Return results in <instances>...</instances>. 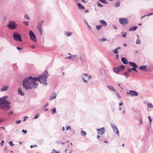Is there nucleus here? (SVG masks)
<instances>
[{
  "label": "nucleus",
  "mask_w": 153,
  "mask_h": 153,
  "mask_svg": "<svg viewBox=\"0 0 153 153\" xmlns=\"http://www.w3.org/2000/svg\"><path fill=\"white\" fill-rule=\"evenodd\" d=\"M49 75L47 71H45L42 74V75L35 78L31 76L27 77L24 79L22 85L24 88L26 90H29L33 88H36L38 84L36 83L37 81L41 83H44L46 85H47L46 79Z\"/></svg>",
  "instance_id": "obj_1"
},
{
  "label": "nucleus",
  "mask_w": 153,
  "mask_h": 153,
  "mask_svg": "<svg viewBox=\"0 0 153 153\" xmlns=\"http://www.w3.org/2000/svg\"><path fill=\"white\" fill-rule=\"evenodd\" d=\"M128 64L133 67L131 68H128L127 70L128 72H131L132 71H134L136 72H137L138 71L137 70V68H138L137 65L134 62H128Z\"/></svg>",
  "instance_id": "obj_2"
},
{
  "label": "nucleus",
  "mask_w": 153,
  "mask_h": 153,
  "mask_svg": "<svg viewBox=\"0 0 153 153\" xmlns=\"http://www.w3.org/2000/svg\"><path fill=\"white\" fill-rule=\"evenodd\" d=\"M7 27L12 30H14L16 28L17 25L15 23V22L13 21H9Z\"/></svg>",
  "instance_id": "obj_3"
},
{
  "label": "nucleus",
  "mask_w": 153,
  "mask_h": 153,
  "mask_svg": "<svg viewBox=\"0 0 153 153\" xmlns=\"http://www.w3.org/2000/svg\"><path fill=\"white\" fill-rule=\"evenodd\" d=\"M13 39L14 40L16 41H22L21 39V36L20 34L16 33L14 32L13 34Z\"/></svg>",
  "instance_id": "obj_4"
},
{
  "label": "nucleus",
  "mask_w": 153,
  "mask_h": 153,
  "mask_svg": "<svg viewBox=\"0 0 153 153\" xmlns=\"http://www.w3.org/2000/svg\"><path fill=\"white\" fill-rule=\"evenodd\" d=\"M119 22L122 25H126L128 23V21L126 18H122L119 19Z\"/></svg>",
  "instance_id": "obj_5"
},
{
  "label": "nucleus",
  "mask_w": 153,
  "mask_h": 153,
  "mask_svg": "<svg viewBox=\"0 0 153 153\" xmlns=\"http://www.w3.org/2000/svg\"><path fill=\"white\" fill-rule=\"evenodd\" d=\"M111 127L113 129L114 132L119 135V131L117 127L112 123H111Z\"/></svg>",
  "instance_id": "obj_6"
},
{
  "label": "nucleus",
  "mask_w": 153,
  "mask_h": 153,
  "mask_svg": "<svg viewBox=\"0 0 153 153\" xmlns=\"http://www.w3.org/2000/svg\"><path fill=\"white\" fill-rule=\"evenodd\" d=\"M97 131L98 134L101 135L103 134L105 132L104 127H102L99 129L97 128Z\"/></svg>",
  "instance_id": "obj_7"
},
{
  "label": "nucleus",
  "mask_w": 153,
  "mask_h": 153,
  "mask_svg": "<svg viewBox=\"0 0 153 153\" xmlns=\"http://www.w3.org/2000/svg\"><path fill=\"white\" fill-rule=\"evenodd\" d=\"M127 94H129L132 96H137L138 95V93L134 90H130L129 92H127Z\"/></svg>",
  "instance_id": "obj_8"
},
{
  "label": "nucleus",
  "mask_w": 153,
  "mask_h": 153,
  "mask_svg": "<svg viewBox=\"0 0 153 153\" xmlns=\"http://www.w3.org/2000/svg\"><path fill=\"white\" fill-rule=\"evenodd\" d=\"M11 105H2L1 106V108L4 110L7 111L11 108Z\"/></svg>",
  "instance_id": "obj_9"
},
{
  "label": "nucleus",
  "mask_w": 153,
  "mask_h": 153,
  "mask_svg": "<svg viewBox=\"0 0 153 153\" xmlns=\"http://www.w3.org/2000/svg\"><path fill=\"white\" fill-rule=\"evenodd\" d=\"M107 87L110 90L112 91H113L114 92H115L117 91L113 87H112L110 85H107Z\"/></svg>",
  "instance_id": "obj_10"
},
{
  "label": "nucleus",
  "mask_w": 153,
  "mask_h": 153,
  "mask_svg": "<svg viewBox=\"0 0 153 153\" xmlns=\"http://www.w3.org/2000/svg\"><path fill=\"white\" fill-rule=\"evenodd\" d=\"M11 103V102H9L7 100H3L1 102V105H8L10 104Z\"/></svg>",
  "instance_id": "obj_11"
},
{
  "label": "nucleus",
  "mask_w": 153,
  "mask_h": 153,
  "mask_svg": "<svg viewBox=\"0 0 153 153\" xmlns=\"http://www.w3.org/2000/svg\"><path fill=\"white\" fill-rule=\"evenodd\" d=\"M113 70L114 72L117 74H118L120 71V70L119 68H115L114 67L113 68Z\"/></svg>",
  "instance_id": "obj_12"
},
{
  "label": "nucleus",
  "mask_w": 153,
  "mask_h": 153,
  "mask_svg": "<svg viewBox=\"0 0 153 153\" xmlns=\"http://www.w3.org/2000/svg\"><path fill=\"white\" fill-rule=\"evenodd\" d=\"M140 69L143 71H146L147 70V68L145 65H142L139 68Z\"/></svg>",
  "instance_id": "obj_13"
},
{
  "label": "nucleus",
  "mask_w": 153,
  "mask_h": 153,
  "mask_svg": "<svg viewBox=\"0 0 153 153\" xmlns=\"http://www.w3.org/2000/svg\"><path fill=\"white\" fill-rule=\"evenodd\" d=\"M18 91V94L22 96H23L25 95V94L22 91V89L21 88H19Z\"/></svg>",
  "instance_id": "obj_14"
},
{
  "label": "nucleus",
  "mask_w": 153,
  "mask_h": 153,
  "mask_svg": "<svg viewBox=\"0 0 153 153\" xmlns=\"http://www.w3.org/2000/svg\"><path fill=\"white\" fill-rule=\"evenodd\" d=\"M68 54H69V55H71L70 56H69L67 57H66L65 58V59H71L72 58H74L75 57H76L77 56V55H71V54L70 53H68Z\"/></svg>",
  "instance_id": "obj_15"
},
{
  "label": "nucleus",
  "mask_w": 153,
  "mask_h": 153,
  "mask_svg": "<svg viewBox=\"0 0 153 153\" xmlns=\"http://www.w3.org/2000/svg\"><path fill=\"white\" fill-rule=\"evenodd\" d=\"M56 96V93H53L50 97L49 100H52L55 99Z\"/></svg>",
  "instance_id": "obj_16"
},
{
  "label": "nucleus",
  "mask_w": 153,
  "mask_h": 153,
  "mask_svg": "<svg viewBox=\"0 0 153 153\" xmlns=\"http://www.w3.org/2000/svg\"><path fill=\"white\" fill-rule=\"evenodd\" d=\"M121 60L124 64H128V61L126 58L122 57L121 59Z\"/></svg>",
  "instance_id": "obj_17"
},
{
  "label": "nucleus",
  "mask_w": 153,
  "mask_h": 153,
  "mask_svg": "<svg viewBox=\"0 0 153 153\" xmlns=\"http://www.w3.org/2000/svg\"><path fill=\"white\" fill-rule=\"evenodd\" d=\"M137 28V26H131L130 27V28H129V29L128 30L129 31H134L135 30H136Z\"/></svg>",
  "instance_id": "obj_18"
},
{
  "label": "nucleus",
  "mask_w": 153,
  "mask_h": 153,
  "mask_svg": "<svg viewBox=\"0 0 153 153\" xmlns=\"http://www.w3.org/2000/svg\"><path fill=\"white\" fill-rule=\"evenodd\" d=\"M38 30L40 32V34L41 36H42L43 34V31L42 29V27H41V25L39 27H37Z\"/></svg>",
  "instance_id": "obj_19"
},
{
  "label": "nucleus",
  "mask_w": 153,
  "mask_h": 153,
  "mask_svg": "<svg viewBox=\"0 0 153 153\" xmlns=\"http://www.w3.org/2000/svg\"><path fill=\"white\" fill-rule=\"evenodd\" d=\"M77 4L78 5V8L79 9H85V7L83 5H82L80 3H77Z\"/></svg>",
  "instance_id": "obj_20"
},
{
  "label": "nucleus",
  "mask_w": 153,
  "mask_h": 153,
  "mask_svg": "<svg viewBox=\"0 0 153 153\" xmlns=\"http://www.w3.org/2000/svg\"><path fill=\"white\" fill-rule=\"evenodd\" d=\"M100 22L103 25H102V26L103 25L105 27H106L107 26V23L104 20L102 19H101L100 20Z\"/></svg>",
  "instance_id": "obj_21"
},
{
  "label": "nucleus",
  "mask_w": 153,
  "mask_h": 153,
  "mask_svg": "<svg viewBox=\"0 0 153 153\" xmlns=\"http://www.w3.org/2000/svg\"><path fill=\"white\" fill-rule=\"evenodd\" d=\"M137 39L136 40V43L137 44H140L141 43V41L139 38V36L138 34H137Z\"/></svg>",
  "instance_id": "obj_22"
},
{
  "label": "nucleus",
  "mask_w": 153,
  "mask_h": 153,
  "mask_svg": "<svg viewBox=\"0 0 153 153\" xmlns=\"http://www.w3.org/2000/svg\"><path fill=\"white\" fill-rule=\"evenodd\" d=\"M8 89V87L7 86H4L3 87V88L1 89V91H6Z\"/></svg>",
  "instance_id": "obj_23"
},
{
  "label": "nucleus",
  "mask_w": 153,
  "mask_h": 153,
  "mask_svg": "<svg viewBox=\"0 0 153 153\" xmlns=\"http://www.w3.org/2000/svg\"><path fill=\"white\" fill-rule=\"evenodd\" d=\"M123 75L125 76L126 78H128L129 77V75L128 72L125 71L124 72Z\"/></svg>",
  "instance_id": "obj_24"
},
{
  "label": "nucleus",
  "mask_w": 153,
  "mask_h": 153,
  "mask_svg": "<svg viewBox=\"0 0 153 153\" xmlns=\"http://www.w3.org/2000/svg\"><path fill=\"white\" fill-rule=\"evenodd\" d=\"M81 134L82 136H85L86 135V132L84 130H82L81 132Z\"/></svg>",
  "instance_id": "obj_25"
},
{
  "label": "nucleus",
  "mask_w": 153,
  "mask_h": 153,
  "mask_svg": "<svg viewBox=\"0 0 153 153\" xmlns=\"http://www.w3.org/2000/svg\"><path fill=\"white\" fill-rule=\"evenodd\" d=\"M29 34L30 37H32V36H35V34L32 30H30V31Z\"/></svg>",
  "instance_id": "obj_26"
},
{
  "label": "nucleus",
  "mask_w": 153,
  "mask_h": 153,
  "mask_svg": "<svg viewBox=\"0 0 153 153\" xmlns=\"http://www.w3.org/2000/svg\"><path fill=\"white\" fill-rule=\"evenodd\" d=\"M30 39L34 42H36V36L35 35V36H32V37H30Z\"/></svg>",
  "instance_id": "obj_27"
},
{
  "label": "nucleus",
  "mask_w": 153,
  "mask_h": 153,
  "mask_svg": "<svg viewBox=\"0 0 153 153\" xmlns=\"http://www.w3.org/2000/svg\"><path fill=\"white\" fill-rule=\"evenodd\" d=\"M43 22H44L43 20H42L41 21V22H39L37 25V27H39L40 25H41V27H42V24L43 23Z\"/></svg>",
  "instance_id": "obj_28"
},
{
  "label": "nucleus",
  "mask_w": 153,
  "mask_h": 153,
  "mask_svg": "<svg viewBox=\"0 0 153 153\" xmlns=\"http://www.w3.org/2000/svg\"><path fill=\"white\" fill-rule=\"evenodd\" d=\"M65 35L68 36H71L72 34V33L71 32H66L65 33Z\"/></svg>",
  "instance_id": "obj_29"
},
{
  "label": "nucleus",
  "mask_w": 153,
  "mask_h": 153,
  "mask_svg": "<svg viewBox=\"0 0 153 153\" xmlns=\"http://www.w3.org/2000/svg\"><path fill=\"white\" fill-rule=\"evenodd\" d=\"M147 106L149 108H153V105L151 103H149L148 104Z\"/></svg>",
  "instance_id": "obj_30"
},
{
  "label": "nucleus",
  "mask_w": 153,
  "mask_h": 153,
  "mask_svg": "<svg viewBox=\"0 0 153 153\" xmlns=\"http://www.w3.org/2000/svg\"><path fill=\"white\" fill-rule=\"evenodd\" d=\"M102 26V25H99L97 26H96L97 29L98 30H100L101 29Z\"/></svg>",
  "instance_id": "obj_31"
},
{
  "label": "nucleus",
  "mask_w": 153,
  "mask_h": 153,
  "mask_svg": "<svg viewBox=\"0 0 153 153\" xmlns=\"http://www.w3.org/2000/svg\"><path fill=\"white\" fill-rule=\"evenodd\" d=\"M113 52L114 53L116 54H118L119 52L117 51V48H116L113 50Z\"/></svg>",
  "instance_id": "obj_32"
},
{
  "label": "nucleus",
  "mask_w": 153,
  "mask_h": 153,
  "mask_svg": "<svg viewBox=\"0 0 153 153\" xmlns=\"http://www.w3.org/2000/svg\"><path fill=\"white\" fill-rule=\"evenodd\" d=\"M52 113L53 114H54L55 113H56V111L55 108H54L52 110Z\"/></svg>",
  "instance_id": "obj_33"
},
{
  "label": "nucleus",
  "mask_w": 153,
  "mask_h": 153,
  "mask_svg": "<svg viewBox=\"0 0 153 153\" xmlns=\"http://www.w3.org/2000/svg\"><path fill=\"white\" fill-rule=\"evenodd\" d=\"M120 68V69L121 70V69H124L125 68V66L124 65H121L119 67Z\"/></svg>",
  "instance_id": "obj_34"
},
{
  "label": "nucleus",
  "mask_w": 153,
  "mask_h": 153,
  "mask_svg": "<svg viewBox=\"0 0 153 153\" xmlns=\"http://www.w3.org/2000/svg\"><path fill=\"white\" fill-rule=\"evenodd\" d=\"M100 1L104 4H107L108 2L105 0H99Z\"/></svg>",
  "instance_id": "obj_35"
},
{
  "label": "nucleus",
  "mask_w": 153,
  "mask_h": 153,
  "mask_svg": "<svg viewBox=\"0 0 153 153\" xmlns=\"http://www.w3.org/2000/svg\"><path fill=\"white\" fill-rule=\"evenodd\" d=\"M100 71L102 74L104 73L105 72V71L102 68H101Z\"/></svg>",
  "instance_id": "obj_36"
},
{
  "label": "nucleus",
  "mask_w": 153,
  "mask_h": 153,
  "mask_svg": "<svg viewBox=\"0 0 153 153\" xmlns=\"http://www.w3.org/2000/svg\"><path fill=\"white\" fill-rule=\"evenodd\" d=\"M9 143L10 146H13L14 145V144H13V142L11 141H10L9 142Z\"/></svg>",
  "instance_id": "obj_37"
},
{
  "label": "nucleus",
  "mask_w": 153,
  "mask_h": 153,
  "mask_svg": "<svg viewBox=\"0 0 153 153\" xmlns=\"http://www.w3.org/2000/svg\"><path fill=\"white\" fill-rule=\"evenodd\" d=\"M120 2H117V3L115 4V6L116 7H118L120 6Z\"/></svg>",
  "instance_id": "obj_38"
},
{
  "label": "nucleus",
  "mask_w": 153,
  "mask_h": 153,
  "mask_svg": "<svg viewBox=\"0 0 153 153\" xmlns=\"http://www.w3.org/2000/svg\"><path fill=\"white\" fill-rule=\"evenodd\" d=\"M23 23L25 25L27 26L28 25V21H24L23 22Z\"/></svg>",
  "instance_id": "obj_39"
},
{
  "label": "nucleus",
  "mask_w": 153,
  "mask_h": 153,
  "mask_svg": "<svg viewBox=\"0 0 153 153\" xmlns=\"http://www.w3.org/2000/svg\"><path fill=\"white\" fill-rule=\"evenodd\" d=\"M100 40V39H99ZM102 42H105L107 40L105 38H102L101 39H100Z\"/></svg>",
  "instance_id": "obj_40"
},
{
  "label": "nucleus",
  "mask_w": 153,
  "mask_h": 153,
  "mask_svg": "<svg viewBox=\"0 0 153 153\" xmlns=\"http://www.w3.org/2000/svg\"><path fill=\"white\" fill-rule=\"evenodd\" d=\"M65 151L66 153H71L72 152V151L70 150H66L65 149Z\"/></svg>",
  "instance_id": "obj_41"
},
{
  "label": "nucleus",
  "mask_w": 153,
  "mask_h": 153,
  "mask_svg": "<svg viewBox=\"0 0 153 153\" xmlns=\"http://www.w3.org/2000/svg\"><path fill=\"white\" fill-rule=\"evenodd\" d=\"M97 5L99 7H101L103 6L99 2H97Z\"/></svg>",
  "instance_id": "obj_42"
},
{
  "label": "nucleus",
  "mask_w": 153,
  "mask_h": 153,
  "mask_svg": "<svg viewBox=\"0 0 153 153\" xmlns=\"http://www.w3.org/2000/svg\"><path fill=\"white\" fill-rule=\"evenodd\" d=\"M122 33L123 34L122 36L124 38H126L127 35L126 33Z\"/></svg>",
  "instance_id": "obj_43"
},
{
  "label": "nucleus",
  "mask_w": 153,
  "mask_h": 153,
  "mask_svg": "<svg viewBox=\"0 0 153 153\" xmlns=\"http://www.w3.org/2000/svg\"><path fill=\"white\" fill-rule=\"evenodd\" d=\"M25 17L26 19H28V20H29V16H28V15H27V14H26L25 15Z\"/></svg>",
  "instance_id": "obj_44"
},
{
  "label": "nucleus",
  "mask_w": 153,
  "mask_h": 153,
  "mask_svg": "<svg viewBox=\"0 0 153 153\" xmlns=\"http://www.w3.org/2000/svg\"><path fill=\"white\" fill-rule=\"evenodd\" d=\"M148 118H149V124H150V126H151V122H152V120L151 119L150 116H149L148 117Z\"/></svg>",
  "instance_id": "obj_45"
},
{
  "label": "nucleus",
  "mask_w": 153,
  "mask_h": 153,
  "mask_svg": "<svg viewBox=\"0 0 153 153\" xmlns=\"http://www.w3.org/2000/svg\"><path fill=\"white\" fill-rule=\"evenodd\" d=\"M7 96H3L2 98H1V99L3 100H6V99L7 98Z\"/></svg>",
  "instance_id": "obj_46"
},
{
  "label": "nucleus",
  "mask_w": 153,
  "mask_h": 153,
  "mask_svg": "<svg viewBox=\"0 0 153 153\" xmlns=\"http://www.w3.org/2000/svg\"><path fill=\"white\" fill-rule=\"evenodd\" d=\"M39 114H36L35 116V117H34V119H36L38 117H39Z\"/></svg>",
  "instance_id": "obj_47"
},
{
  "label": "nucleus",
  "mask_w": 153,
  "mask_h": 153,
  "mask_svg": "<svg viewBox=\"0 0 153 153\" xmlns=\"http://www.w3.org/2000/svg\"><path fill=\"white\" fill-rule=\"evenodd\" d=\"M116 94L119 99L120 98L121 96L117 92V93H116Z\"/></svg>",
  "instance_id": "obj_48"
},
{
  "label": "nucleus",
  "mask_w": 153,
  "mask_h": 153,
  "mask_svg": "<svg viewBox=\"0 0 153 153\" xmlns=\"http://www.w3.org/2000/svg\"><path fill=\"white\" fill-rule=\"evenodd\" d=\"M78 59V58L77 57V56L76 57H75L74 58H71V60L73 61L77 60Z\"/></svg>",
  "instance_id": "obj_49"
},
{
  "label": "nucleus",
  "mask_w": 153,
  "mask_h": 153,
  "mask_svg": "<svg viewBox=\"0 0 153 153\" xmlns=\"http://www.w3.org/2000/svg\"><path fill=\"white\" fill-rule=\"evenodd\" d=\"M69 129H71V127L69 126H67L66 127V130H67Z\"/></svg>",
  "instance_id": "obj_50"
},
{
  "label": "nucleus",
  "mask_w": 153,
  "mask_h": 153,
  "mask_svg": "<svg viewBox=\"0 0 153 153\" xmlns=\"http://www.w3.org/2000/svg\"><path fill=\"white\" fill-rule=\"evenodd\" d=\"M21 122V120H18L16 121V123L19 124Z\"/></svg>",
  "instance_id": "obj_51"
},
{
  "label": "nucleus",
  "mask_w": 153,
  "mask_h": 153,
  "mask_svg": "<svg viewBox=\"0 0 153 153\" xmlns=\"http://www.w3.org/2000/svg\"><path fill=\"white\" fill-rule=\"evenodd\" d=\"M153 14V13H148L146 15V16H149Z\"/></svg>",
  "instance_id": "obj_52"
},
{
  "label": "nucleus",
  "mask_w": 153,
  "mask_h": 153,
  "mask_svg": "<svg viewBox=\"0 0 153 153\" xmlns=\"http://www.w3.org/2000/svg\"><path fill=\"white\" fill-rule=\"evenodd\" d=\"M37 145H31L30 146V147L31 148H32L33 147H37Z\"/></svg>",
  "instance_id": "obj_53"
},
{
  "label": "nucleus",
  "mask_w": 153,
  "mask_h": 153,
  "mask_svg": "<svg viewBox=\"0 0 153 153\" xmlns=\"http://www.w3.org/2000/svg\"><path fill=\"white\" fill-rule=\"evenodd\" d=\"M22 132L25 134H26L27 132V130H25L24 129H23L22 130Z\"/></svg>",
  "instance_id": "obj_54"
},
{
  "label": "nucleus",
  "mask_w": 153,
  "mask_h": 153,
  "mask_svg": "<svg viewBox=\"0 0 153 153\" xmlns=\"http://www.w3.org/2000/svg\"><path fill=\"white\" fill-rule=\"evenodd\" d=\"M13 114V112L11 111L9 112V114H8V115H11Z\"/></svg>",
  "instance_id": "obj_55"
},
{
  "label": "nucleus",
  "mask_w": 153,
  "mask_h": 153,
  "mask_svg": "<svg viewBox=\"0 0 153 153\" xmlns=\"http://www.w3.org/2000/svg\"><path fill=\"white\" fill-rule=\"evenodd\" d=\"M4 141L3 140H2L1 141V143H0L1 145V146H3V143H4Z\"/></svg>",
  "instance_id": "obj_56"
},
{
  "label": "nucleus",
  "mask_w": 153,
  "mask_h": 153,
  "mask_svg": "<svg viewBox=\"0 0 153 153\" xmlns=\"http://www.w3.org/2000/svg\"><path fill=\"white\" fill-rule=\"evenodd\" d=\"M22 49H23V48H19V47H17V49H18V50H19V51L22 50Z\"/></svg>",
  "instance_id": "obj_57"
},
{
  "label": "nucleus",
  "mask_w": 153,
  "mask_h": 153,
  "mask_svg": "<svg viewBox=\"0 0 153 153\" xmlns=\"http://www.w3.org/2000/svg\"><path fill=\"white\" fill-rule=\"evenodd\" d=\"M116 59H118L119 56V55L118 54H117L116 55Z\"/></svg>",
  "instance_id": "obj_58"
},
{
  "label": "nucleus",
  "mask_w": 153,
  "mask_h": 153,
  "mask_svg": "<svg viewBox=\"0 0 153 153\" xmlns=\"http://www.w3.org/2000/svg\"><path fill=\"white\" fill-rule=\"evenodd\" d=\"M48 103H47L44 106L43 108H44L45 107H47L48 106Z\"/></svg>",
  "instance_id": "obj_59"
},
{
  "label": "nucleus",
  "mask_w": 153,
  "mask_h": 153,
  "mask_svg": "<svg viewBox=\"0 0 153 153\" xmlns=\"http://www.w3.org/2000/svg\"><path fill=\"white\" fill-rule=\"evenodd\" d=\"M82 75H83V76H85L87 77V76H88V75L86 73L84 74H83Z\"/></svg>",
  "instance_id": "obj_60"
},
{
  "label": "nucleus",
  "mask_w": 153,
  "mask_h": 153,
  "mask_svg": "<svg viewBox=\"0 0 153 153\" xmlns=\"http://www.w3.org/2000/svg\"><path fill=\"white\" fill-rule=\"evenodd\" d=\"M84 82L86 83H87L88 82V81L86 79H85L83 80Z\"/></svg>",
  "instance_id": "obj_61"
},
{
  "label": "nucleus",
  "mask_w": 153,
  "mask_h": 153,
  "mask_svg": "<svg viewBox=\"0 0 153 153\" xmlns=\"http://www.w3.org/2000/svg\"><path fill=\"white\" fill-rule=\"evenodd\" d=\"M27 118H28V117H25L24 118V120L23 121H25L27 120Z\"/></svg>",
  "instance_id": "obj_62"
},
{
  "label": "nucleus",
  "mask_w": 153,
  "mask_h": 153,
  "mask_svg": "<svg viewBox=\"0 0 153 153\" xmlns=\"http://www.w3.org/2000/svg\"><path fill=\"white\" fill-rule=\"evenodd\" d=\"M87 77H88L89 79H90V78H92L91 76L89 75H88V76Z\"/></svg>",
  "instance_id": "obj_63"
},
{
  "label": "nucleus",
  "mask_w": 153,
  "mask_h": 153,
  "mask_svg": "<svg viewBox=\"0 0 153 153\" xmlns=\"http://www.w3.org/2000/svg\"><path fill=\"white\" fill-rule=\"evenodd\" d=\"M85 11L86 13H88L89 12V10H85Z\"/></svg>",
  "instance_id": "obj_64"
}]
</instances>
